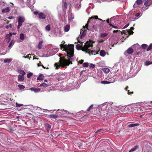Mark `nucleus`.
I'll return each instance as SVG.
<instances>
[{"label":"nucleus","mask_w":152,"mask_h":152,"mask_svg":"<svg viewBox=\"0 0 152 152\" xmlns=\"http://www.w3.org/2000/svg\"><path fill=\"white\" fill-rule=\"evenodd\" d=\"M61 49L64 48V50L66 52V54L65 56H67L68 59L65 58L64 57L60 58L59 62L54 64V66L56 69H58L60 67H65L68 66L69 64H72V61L73 59L72 58L74 56V46L73 45H64L62 44L60 45Z\"/></svg>","instance_id":"obj_1"},{"label":"nucleus","mask_w":152,"mask_h":152,"mask_svg":"<svg viewBox=\"0 0 152 152\" xmlns=\"http://www.w3.org/2000/svg\"><path fill=\"white\" fill-rule=\"evenodd\" d=\"M93 42L91 40L87 41L85 44L84 47L82 45L77 44L76 45V49L78 50L81 49L83 51H85L86 53H88L90 56L99 54V51H93L91 50L93 47Z\"/></svg>","instance_id":"obj_2"},{"label":"nucleus","mask_w":152,"mask_h":152,"mask_svg":"<svg viewBox=\"0 0 152 152\" xmlns=\"http://www.w3.org/2000/svg\"><path fill=\"white\" fill-rule=\"evenodd\" d=\"M95 19H99V20H102L101 19H99L98 18V16L97 15L93 16L89 18L88 20V21L87 22V23L86 24L85 26H83V29L86 28H87V29L88 30H89V31L91 30V28H90V27H88L89 23L90 20H93V19L94 20Z\"/></svg>","instance_id":"obj_3"},{"label":"nucleus","mask_w":152,"mask_h":152,"mask_svg":"<svg viewBox=\"0 0 152 152\" xmlns=\"http://www.w3.org/2000/svg\"><path fill=\"white\" fill-rule=\"evenodd\" d=\"M25 20V18L24 17L21 16H19L18 17V25L17 27L18 29L20 28Z\"/></svg>","instance_id":"obj_4"},{"label":"nucleus","mask_w":152,"mask_h":152,"mask_svg":"<svg viewBox=\"0 0 152 152\" xmlns=\"http://www.w3.org/2000/svg\"><path fill=\"white\" fill-rule=\"evenodd\" d=\"M124 38L125 37V35H126V38H127L129 35L133 34V32L131 30L129 29V30H124Z\"/></svg>","instance_id":"obj_5"},{"label":"nucleus","mask_w":152,"mask_h":152,"mask_svg":"<svg viewBox=\"0 0 152 152\" xmlns=\"http://www.w3.org/2000/svg\"><path fill=\"white\" fill-rule=\"evenodd\" d=\"M142 3V0H137L133 5V7L134 8H137L139 6V5H140Z\"/></svg>","instance_id":"obj_6"},{"label":"nucleus","mask_w":152,"mask_h":152,"mask_svg":"<svg viewBox=\"0 0 152 152\" xmlns=\"http://www.w3.org/2000/svg\"><path fill=\"white\" fill-rule=\"evenodd\" d=\"M87 31L86 30L83 29V28H82L81 29L80 33V38L81 39L83 38L84 37L86 34V32Z\"/></svg>","instance_id":"obj_7"},{"label":"nucleus","mask_w":152,"mask_h":152,"mask_svg":"<svg viewBox=\"0 0 152 152\" xmlns=\"http://www.w3.org/2000/svg\"><path fill=\"white\" fill-rule=\"evenodd\" d=\"M46 17V15L43 12H41L39 14V19H45Z\"/></svg>","instance_id":"obj_8"},{"label":"nucleus","mask_w":152,"mask_h":152,"mask_svg":"<svg viewBox=\"0 0 152 152\" xmlns=\"http://www.w3.org/2000/svg\"><path fill=\"white\" fill-rule=\"evenodd\" d=\"M24 80V76L23 75H19L18 76V80L19 82H23Z\"/></svg>","instance_id":"obj_9"},{"label":"nucleus","mask_w":152,"mask_h":152,"mask_svg":"<svg viewBox=\"0 0 152 152\" xmlns=\"http://www.w3.org/2000/svg\"><path fill=\"white\" fill-rule=\"evenodd\" d=\"M31 91H34L35 93L39 92L40 91V89L39 88H36L34 87L31 88H30Z\"/></svg>","instance_id":"obj_10"},{"label":"nucleus","mask_w":152,"mask_h":152,"mask_svg":"<svg viewBox=\"0 0 152 152\" xmlns=\"http://www.w3.org/2000/svg\"><path fill=\"white\" fill-rule=\"evenodd\" d=\"M45 127L48 132L51 129V126L49 124H45Z\"/></svg>","instance_id":"obj_11"},{"label":"nucleus","mask_w":152,"mask_h":152,"mask_svg":"<svg viewBox=\"0 0 152 152\" xmlns=\"http://www.w3.org/2000/svg\"><path fill=\"white\" fill-rule=\"evenodd\" d=\"M10 10V8L9 7H7L5 8L2 9L1 10V12L2 13H7L9 12Z\"/></svg>","instance_id":"obj_12"},{"label":"nucleus","mask_w":152,"mask_h":152,"mask_svg":"<svg viewBox=\"0 0 152 152\" xmlns=\"http://www.w3.org/2000/svg\"><path fill=\"white\" fill-rule=\"evenodd\" d=\"M99 54L101 56L104 57L105 56L106 54V52L104 50H102L100 51Z\"/></svg>","instance_id":"obj_13"},{"label":"nucleus","mask_w":152,"mask_h":152,"mask_svg":"<svg viewBox=\"0 0 152 152\" xmlns=\"http://www.w3.org/2000/svg\"><path fill=\"white\" fill-rule=\"evenodd\" d=\"M151 1L150 0H147L144 3V5L146 6H150L151 5Z\"/></svg>","instance_id":"obj_14"},{"label":"nucleus","mask_w":152,"mask_h":152,"mask_svg":"<svg viewBox=\"0 0 152 152\" xmlns=\"http://www.w3.org/2000/svg\"><path fill=\"white\" fill-rule=\"evenodd\" d=\"M44 78V76L42 74H40L37 78V80H43Z\"/></svg>","instance_id":"obj_15"},{"label":"nucleus","mask_w":152,"mask_h":152,"mask_svg":"<svg viewBox=\"0 0 152 152\" xmlns=\"http://www.w3.org/2000/svg\"><path fill=\"white\" fill-rule=\"evenodd\" d=\"M102 70L104 72L106 73H109L110 71L108 68H103Z\"/></svg>","instance_id":"obj_16"},{"label":"nucleus","mask_w":152,"mask_h":152,"mask_svg":"<svg viewBox=\"0 0 152 152\" xmlns=\"http://www.w3.org/2000/svg\"><path fill=\"white\" fill-rule=\"evenodd\" d=\"M49 116L52 119H56L58 117V116L55 114H50Z\"/></svg>","instance_id":"obj_17"},{"label":"nucleus","mask_w":152,"mask_h":152,"mask_svg":"<svg viewBox=\"0 0 152 152\" xmlns=\"http://www.w3.org/2000/svg\"><path fill=\"white\" fill-rule=\"evenodd\" d=\"M127 52L129 54H131L133 52V49L131 48H129L127 50H126Z\"/></svg>","instance_id":"obj_18"},{"label":"nucleus","mask_w":152,"mask_h":152,"mask_svg":"<svg viewBox=\"0 0 152 152\" xmlns=\"http://www.w3.org/2000/svg\"><path fill=\"white\" fill-rule=\"evenodd\" d=\"M42 43H43V41H40L39 42V43H38V46H37V47L39 49H40L42 48Z\"/></svg>","instance_id":"obj_19"},{"label":"nucleus","mask_w":152,"mask_h":152,"mask_svg":"<svg viewBox=\"0 0 152 152\" xmlns=\"http://www.w3.org/2000/svg\"><path fill=\"white\" fill-rule=\"evenodd\" d=\"M108 35L107 33H101L100 35V37L101 38H103L106 37Z\"/></svg>","instance_id":"obj_20"},{"label":"nucleus","mask_w":152,"mask_h":152,"mask_svg":"<svg viewBox=\"0 0 152 152\" xmlns=\"http://www.w3.org/2000/svg\"><path fill=\"white\" fill-rule=\"evenodd\" d=\"M18 72L23 75V76L26 75V72L23 70L21 69L19 70H18Z\"/></svg>","instance_id":"obj_21"},{"label":"nucleus","mask_w":152,"mask_h":152,"mask_svg":"<svg viewBox=\"0 0 152 152\" xmlns=\"http://www.w3.org/2000/svg\"><path fill=\"white\" fill-rule=\"evenodd\" d=\"M70 27L69 26L66 25V26L64 28V30L65 32L68 31Z\"/></svg>","instance_id":"obj_22"},{"label":"nucleus","mask_w":152,"mask_h":152,"mask_svg":"<svg viewBox=\"0 0 152 152\" xmlns=\"http://www.w3.org/2000/svg\"><path fill=\"white\" fill-rule=\"evenodd\" d=\"M138 148V146L137 145L135 146L134 148L131 149L129 152H132L135 151Z\"/></svg>","instance_id":"obj_23"},{"label":"nucleus","mask_w":152,"mask_h":152,"mask_svg":"<svg viewBox=\"0 0 152 152\" xmlns=\"http://www.w3.org/2000/svg\"><path fill=\"white\" fill-rule=\"evenodd\" d=\"M12 60V59L11 58H6L4 59V63H9L11 62Z\"/></svg>","instance_id":"obj_24"},{"label":"nucleus","mask_w":152,"mask_h":152,"mask_svg":"<svg viewBox=\"0 0 152 152\" xmlns=\"http://www.w3.org/2000/svg\"><path fill=\"white\" fill-rule=\"evenodd\" d=\"M25 37V36L24 34H23L22 33L20 34V39L23 40L24 39Z\"/></svg>","instance_id":"obj_25"},{"label":"nucleus","mask_w":152,"mask_h":152,"mask_svg":"<svg viewBox=\"0 0 152 152\" xmlns=\"http://www.w3.org/2000/svg\"><path fill=\"white\" fill-rule=\"evenodd\" d=\"M100 83L102 84H110L111 83H112V82H111L107 81H101Z\"/></svg>","instance_id":"obj_26"},{"label":"nucleus","mask_w":152,"mask_h":152,"mask_svg":"<svg viewBox=\"0 0 152 152\" xmlns=\"http://www.w3.org/2000/svg\"><path fill=\"white\" fill-rule=\"evenodd\" d=\"M15 43V41L13 40H12L10 42L8 45V47L10 48L12 45H14Z\"/></svg>","instance_id":"obj_27"},{"label":"nucleus","mask_w":152,"mask_h":152,"mask_svg":"<svg viewBox=\"0 0 152 152\" xmlns=\"http://www.w3.org/2000/svg\"><path fill=\"white\" fill-rule=\"evenodd\" d=\"M99 25H96L95 26H93V27L95 29V30L97 31L98 30V28L99 27Z\"/></svg>","instance_id":"obj_28"},{"label":"nucleus","mask_w":152,"mask_h":152,"mask_svg":"<svg viewBox=\"0 0 152 152\" xmlns=\"http://www.w3.org/2000/svg\"><path fill=\"white\" fill-rule=\"evenodd\" d=\"M18 86L19 87L20 90H22L25 88V87L24 86L19 84L18 85Z\"/></svg>","instance_id":"obj_29"},{"label":"nucleus","mask_w":152,"mask_h":152,"mask_svg":"<svg viewBox=\"0 0 152 152\" xmlns=\"http://www.w3.org/2000/svg\"><path fill=\"white\" fill-rule=\"evenodd\" d=\"M48 86V84H46L45 83H42L40 84L39 85L40 87H42L43 86L44 87H46Z\"/></svg>","instance_id":"obj_30"},{"label":"nucleus","mask_w":152,"mask_h":152,"mask_svg":"<svg viewBox=\"0 0 152 152\" xmlns=\"http://www.w3.org/2000/svg\"><path fill=\"white\" fill-rule=\"evenodd\" d=\"M139 125V124H131L129 125V126L130 127H133L136 126H138Z\"/></svg>","instance_id":"obj_31"},{"label":"nucleus","mask_w":152,"mask_h":152,"mask_svg":"<svg viewBox=\"0 0 152 152\" xmlns=\"http://www.w3.org/2000/svg\"><path fill=\"white\" fill-rule=\"evenodd\" d=\"M45 30L49 31L50 30V26L49 25H47L45 28Z\"/></svg>","instance_id":"obj_32"},{"label":"nucleus","mask_w":152,"mask_h":152,"mask_svg":"<svg viewBox=\"0 0 152 152\" xmlns=\"http://www.w3.org/2000/svg\"><path fill=\"white\" fill-rule=\"evenodd\" d=\"M152 64V61H146L145 62V65L148 66L150 64Z\"/></svg>","instance_id":"obj_33"},{"label":"nucleus","mask_w":152,"mask_h":152,"mask_svg":"<svg viewBox=\"0 0 152 152\" xmlns=\"http://www.w3.org/2000/svg\"><path fill=\"white\" fill-rule=\"evenodd\" d=\"M129 110V109L127 107H125L124 108V112H125L126 113H128Z\"/></svg>","instance_id":"obj_34"},{"label":"nucleus","mask_w":152,"mask_h":152,"mask_svg":"<svg viewBox=\"0 0 152 152\" xmlns=\"http://www.w3.org/2000/svg\"><path fill=\"white\" fill-rule=\"evenodd\" d=\"M141 46L143 49H145L147 48L148 45L145 44H144L142 45Z\"/></svg>","instance_id":"obj_35"},{"label":"nucleus","mask_w":152,"mask_h":152,"mask_svg":"<svg viewBox=\"0 0 152 152\" xmlns=\"http://www.w3.org/2000/svg\"><path fill=\"white\" fill-rule=\"evenodd\" d=\"M128 87H126L125 89L126 90V91H127V93L128 94H133V92H129V90H127V89H128Z\"/></svg>","instance_id":"obj_36"},{"label":"nucleus","mask_w":152,"mask_h":152,"mask_svg":"<svg viewBox=\"0 0 152 152\" xmlns=\"http://www.w3.org/2000/svg\"><path fill=\"white\" fill-rule=\"evenodd\" d=\"M152 49V43L151 44L148 46V47L147 49V51H149Z\"/></svg>","instance_id":"obj_37"},{"label":"nucleus","mask_w":152,"mask_h":152,"mask_svg":"<svg viewBox=\"0 0 152 152\" xmlns=\"http://www.w3.org/2000/svg\"><path fill=\"white\" fill-rule=\"evenodd\" d=\"M33 75L32 73H29L27 74V77L28 78H30Z\"/></svg>","instance_id":"obj_38"},{"label":"nucleus","mask_w":152,"mask_h":152,"mask_svg":"<svg viewBox=\"0 0 152 152\" xmlns=\"http://www.w3.org/2000/svg\"><path fill=\"white\" fill-rule=\"evenodd\" d=\"M83 67H88V63H83Z\"/></svg>","instance_id":"obj_39"},{"label":"nucleus","mask_w":152,"mask_h":152,"mask_svg":"<svg viewBox=\"0 0 152 152\" xmlns=\"http://www.w3.org/2000/svg\"><path fill=\"white\" fill-rule=\"evenodd\" d=\"M93 104L91 105L89 107L87 110L86 111H88V112L93 107Z\"/></svg>","instance_id":"obj_40"},{"label":"nucleus","mask_w":152,"mask_h":152,"mask_svg":"<svg viewBox=\"0 0 152 152\" xmlns=\"http://www.w3.org/2000/svg\"><path fill=\"white\" fill-rule=\"evenodd\" d=\"M109 25L110 26H112L113 28H118V27L117 26H115L113 25V24H111V23L109 24Z\"/></svg>","instance_id":"obj_41"},{"label":"nucleus","mask_w":152,"mask_h":152,"mask_svg":"<svg viewBox=\"0 0 152 152\" xmlns=\"http://www.w3.org/2000/svg\"><path fill=\"white\" fill-rule=\"evenodd\" d=\"M95 67V65L93 64H91L90 65V68L93 69Z\"/></svg>","instance_id":"obj_42"},{"label":"nucleus","mask_w":152,"mask_h":152,"mask_svg":"<svg viewBox=\"0 0 152 152\" xmlns=\"http://www.w3.org/2000/svg\"><path fill=\"white\" fill-rule=\"evenodd\" d=\"M16 106L17 107H20L21 106H22L23 105V104H19L17 103H16Z\"/></svg>","instance_id":"obj_43"},{"label":"nucleus","mask_w":152,"mask_h":152,"mask_svg":"<svg viewBox=\"0 0 152 152\" xmlns=\"http://www.w3.org/2000/svg\"><path fill=\"white\" fill-rule=\"evenodd\" d=\"M64 8L65 9H66L67 8V3L66 2H65L64 3Z\"/></svg>","instance_id":"obj_44"},{"label":"nucleus","mask_w":152,"mask_h":152,"mask_svg":"<svg viewBox=\"0 0 152 152\" xmlns=\"http://www.w3.org/2000/svg\"><path fill=\"white\" fill-rule=\"evenodd\" d=\"M83 61H84V60L83 59H81L78 62V64H82L83 63Z\"/></svg>","instance_id":"obj_45"},{"label":"nucleus","mask_w":152,"mask_h":152,"mask_svg":"<svg viewBox=\"0 0 152 152\" xmlns=\"http://www.w3.org/2000/svg\"><path fill=\"white\" fill-rule=\"evenodd\" d=\"M37 66H42V67L44 69H45L46 68L45 67V66L42 64H41V65H39V64H37Z\"/></svg>","instance_id":"obj_46"},{"label":"nucleus","mask_w":152,"mask_h":152,"mask_svg":"<svg viewBox=\"0 0 152 152\" xmlns=\"http://www.w3.org/2000/svg\"><path fill=\"white\" fill-rule=\"evenodd\" d=\"M102 130H103L102 129H99V130H97L96 132H95V133H97L101 132V131H102Z\"/></svg>","instance_id":"obj_47"},{"label":"nucleus","mask_w":152,"mask_h":152,"mask_svg":"<svg viewBox=\"0 0 152 152\" xmlns=\"http://www.w3.org/2000/svg\"><path fill=\"white\" fill-rule=\"evenodd\" d=\"M140 15V13H137L135 15V16L136 17H139Z\"/></svg>","instance_id":"obj_48"},{"label":"nucleus","mask_w":152,"mask_h":152,"mask_svg":"<svg viewBox=\"0 0 152 152\" xmlns=\"http://www.w3.org/2000/svg\"><path fill=\"white\" fill-rule=\"evenodd\" d=\"M14 18V17L13 16H9V17H8V18L9 19H12L13 18Z\"/></svg>","instance_id":"obj_49"},{"label":"nucleus","mask_w":152,"mask_h":152,"mask_svg":"<svg viewBox=\"0 0 152 152\" xmlns=\"http://www.w3.org/2000/svg\"><path fill=\"white\" fill-rule=\"evenodd\" d=\"M34 14H35V15H37L38 14H39V12L38 11H34Z\"/></svg>","instance_id":"obj_50"},{"label":"nucleus","mask_w":152,"mask_h":152,"mask_svg":"<svg viewBox=\"0 0 152 152\" xmlns=\"http://www.w3.org/2000/svg\"><path fill=\"white\" fill-rule=\"evenodd\" d=\"M118 31H120L119 30H114L113 31V33H116V32H118Z\"/></svg>","instance_id":"obj_51"},{"label":"nucleus","mask_w":152,"mask_h":152,"mask_svg":"<svg viewBox=\"0 0 152 152\" xmlns=\"http://www.w3.org/2000/svg\"><path fill=\"white\" fill-rule=\"evenodd\" d=\"M129 25V23L127 24L125 26H124V28H127Z\"/></svg>","instance_id":"obj_52"},{"label":"nucleus","mask_w":152,"mask_h":152,"mask_svg":"<svg viewBox=\"0 0 152 152\" xmlns=\"http://www.w3.org/2000/svg\"><path fill=\"white\" fill-rule=\"evenodd\" d=\"M104 42V40L102 39H101L99 41V42L100 43H102Z\"/></svg>","instance_id":"obj_53"},{"label":"nucleus","mask_w":152,"mask_h":152,"mask_svg":"<svg viewBox=\"0 0 152 152\" xmlns=\"http://www.w3.org/2000/svg\"><path fill=\"white\" fill-rule=\"evenodd\" d=\"M139 46V45H138V44H134V45H133V46Z\"/></svg>","instance_id":"obj_54"},{"label":"nucleus","mask_w":152,"mask_h":152,"mask_svg":"<svg viewBox=\"0 0 152 152\" xmlns=\"http://www.w3.org/2000/svg\"><path fill=\"white\" fill-rule=\"evenodd\" d=\"M107 23H108L109 24L110 23V20H109V19L107 20Z\"/></svg>","instance_id":"obj_55"},{"label":"nucleus","mask_w":152,"mask_h":152,"mask_svg":"<svg viewBox=\"0 0 152 152\" xmlns=\"http://www.w3.org/2000/svg\"><path fill=\"white\" fill-rule=\"evenodd\" d=\"M148 9V7L147 8H144V7H143L142 8V10H143V11H145V10H146L147 9Z\"/></svg>","instance_id":"obj_56"},{"label":"nucleus","mask_w":152,"mask_h":152,"mask_svg":"<svg viewBox=\"0 0 152 152\" xmlns=\"http://www.w3.org/2000/svg\"><path fill=\"white\" fill-rule=\"evenodd\" d=\"M5 28H6V29H8L9 28V26L8 25H7L6 26H5Z\"/></svg>","instance_id":"obj_57"},{"label":"nucleus","mask_w":152,"mask_h":152,"mask_svg":"<svg viewBox=\"0 0 152 152\" xmlns=\"http://www.w3.org/2000/svg\"><path fill=\"white\" fill-rule=\"evenodd\" d=\"M12 36V34L11 33H10L9 34V36L10 37H11Z\"/></svg>","instance_id":"obj_58"},{"label":"nucleus","mask_w":152,"mask_h":152,"mask_svg":"<svg viewBox=\"0 0 152 152\" xmlns=\"http://www.w3.org/2000/svg\"><path fill=\"white\" fill-rule=\"evenodd\" d=\"M9 27H10V28H12V25H11V24H10V25L9 26Z\"/></svg>","instance_id":"obj_59"},{"label":"nucleus","mask_w":152,"mask_h":152,"mask_svg":"<svg viewBox=\"0 0 152 152\" xmlns=\"http://www.w3.org/2000/svg\"><path fill=\"white\" fill-rule=\"evenodd\" d=\"M131 29L132 30H133L134 29V28L133 27H131Z\"/></svg>","instance_id":"obj_60"},{"label":"nucleus","mask_w":152,"mask_h":152,"mask_svg":"<svg viewBox=\"0 0 152 152\" xmlns=\"http://www.w3.org/2000/svg\"><path fill=\"white\" fill-rule=\"evenodd\" d=\"M38 64H39V65H41V62L40 61H39V63H38Z\"/></svg>","instance_id":"obj_61"},{"label":"nucleus","mask_w":152,"mask_h":152,"mask_svg":"<svg viewBox=\"0 0 152 152\" xmlns=\"http://www.w3.org/2000/svg\"><path fill=\"white\" fill-rule=\"evenodd\" d=\"M48 81V80H47L45 79L44 80V81L45 82H47Z\"/></svg>","instance_id":"obj_62"},{"label":"nucleus","mask_w":152,"mask_h":152,"mask_svg":"<svg viewBox=\"0 0 152 152\" xmlns=\"http://www.w3.org/2000/svg\"><path fill=\"white\" fill-rule=\"evenodd\" d=\"M121 34H124V30L122 31L121 32Z\"/></svg>","instance_id":"obj_63"},{"label":"nucleus","mask_w":152,"mask_h":152,"mask_svg":"<svg viewBox=\"0 0 152 152\" xmlns=\"http://www.w3.org/2000/svg\"><path fill=\"white\" fill-rule=\"evenodd\" d=\"M9 21L8 20H7V23L8 24L9 23Z\"/></svg>","instance_id":"obj_64"}]
</instances>
